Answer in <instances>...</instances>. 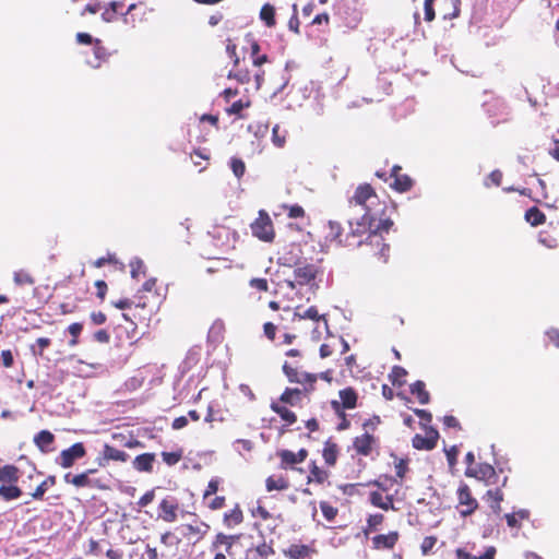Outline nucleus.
Instances as JSON below:
<instances>
[{
    "instance_id": "f257e3e1",
    "label": "nucleus",
    "mask_w": 559,
    "mask_h": 559,
    "mask_svg": "<svg viewBox=\"0 0 559 559\" xmlns=\"http://www.w3.org/2000/svg\"><path fill=\"white\" fill-rule=\"evenodd\" d=\"M392 226L390 217L378 219L370 214H362L359 218L348 221L346 231L340 222L329 221L325 238L338 246L362 249L366 254L386 262L390 247L384 242L383 233H389Z\"/></svg>"
},
{
    "instance_id": "f03ea898",
    "label": "nucleus",
    "mask_w": 559,
    "mask_h": 559,
    "mask_svg": "<svg viewBox=\"0 0 559 559\" xmlns=\"http://www.w3.org/2000/svg\"><path fill=\"white\" fill-rule=\"evenodd\" d=\"M349 205H358L364 210V214H370L376 217H386V204L381 202L376 190L369 183L359 185L354 194L348 199Z\"/></svg>"
},
{
    "instance_id": "7ed1b4c3",
    "label": "nucleus",
    "mask_w": 559,
    "mask_h": 559,
    "mask_svg": "<svg viewBox=\"0 0 559 559\" xmlns=\"http://www.w3.org/2000/svg\"><path fill=\"white\" fill-rule=\"evenodd\" d=\"M300 252V245L293 243L290 245V253H295L296 260L293 258L287 260L288 264H295L296 269L294 270V282H289V286L295 288L298 286L305 285H313L317 277L322 275V269L318 263H301L298 259V253Z\"/></svg>"
},
{
    "instance_id": "20e7f679",
    "label": "nucleus",
    "mask_w": 559,
    "mask_h": 559,
    "mask_svg": "<svg viewBox=\"0 0 559 559\" xmlns=\"http://www.w3.org/2000/svg\"><path fill=\"white\" fill-rule=\"evenodd\" d=\"M283 373L286 376L290 383H298L305 391V396L311 394L316 389V383L319 376L317 373H310L306 371H299L298 366L285 361L282 366Z\"/></svg>"
},
{
    "instance_id": "39448f33",
    "label": "nucleus",
    "mask_w": 559,
    "mask_h": 559,
    "mask_svg": "<svg viewBox=\"0 0 559 559\" xmlns=\"http://www.w3.org/2000/svg\"><path fill=\"white\" fill-rule=\"evenodd\" d=\"M164 295L156 287V280L150 278L142 285V310L147 309L150 314L156 313L163 304Z\"/></svg>"
},
{
    "instance_id": "423d86ee",
    "label": "nucleus",
    "mask_w": 559,
    "mask_h": 559,
    "mask_svg": "<svg viewBox=\"0 0 559 559\" xmlns=\"http://www.w3.org/2000/svg\"><path fill=\"white\" fill-rule=\"evenodd\" d=\"M254 237L264 242H272L275 238L273 222L265 210H260L258 217L250 224Z\"/></svg>"
},
{
    "instance_id": "0eeeda50",
    "label": "nucleus",
    "mask_w": 559,
    "mask_h": 559,
    "mask_svg": "<svg viewBox=\"0 0 559 559\" xmlns=\"http://www.w3.org/2000/svg\"><path fill=\"white\" fill-rule=\"evenodd\" d=\"M457 510L463 518L472 515L478 509V501L473 497L467 484L462 483L456 491Z\"/></svg>"
},
{
    "instance_id": "6e6552de",
    "label": "nucleus",
    "mask_w": 559,
    "mask_h": 559,
    "mask_svg": "<svg viewBox=\"0 0 559 559\" xmlns=\"http://www.w3.org/2000/svg\"><path fill=\"white\" fill-rule=\"evenodd\" d=\"M465 476L484 481L487 486L498 484V475L495 467L487 463L477 464L475 467H466Z\"/></svg>"
},
{
    "instance_id": "1a4fd4ad",
    "label": "nucleus",
    "mask_w": 559,
    "mask_h": 559,
    "mask_svg": "<svg viewBox=\"0 0 559 559\" xmlns=\"http://www.w3.org/2000/svg\"><path fill=\"white\" fill-rule=\"evenodd\" d=\"M378 448L379 438L369 431H365L353 440V449L358 455L370 456Z\"/></svg>"
},
{
    "instance_id": "9d476101",
    "label": "nucleus",
    "mask_w": 559,
    "mask_h": 559,
    "mask_svg": "<svg viewBox=\"0 0 559 559\" xmlns=\"http://www.w3.org/2000/svg\"><path fill=\"white\" fill-rule=\"evenodd\" d=\"M86 454L85 447L82 442L74 443L68 449L61 451L56 462L63 468L71 467L75 461L82 459Z\"/></svg>"
},
{
    "instance_id": "9b49d317",
    "label": "nucleus",
    "mask_w": 559,
    "mask_h": 559,
    "mask_svg": "<svg viewBox=\"0 0 559 559\" xmlns=\"http://www.w3.org/2000/svg\"><path fill=\"white\" fill-rule=\"evenodd\" d=\"M317 554L313 545L290 544L283 550V555L288 559H312Z\"/></svg>"
},
{
    "instance_id": "f8f14e48",
    "label": "nucleus",
    "mask_w": 559,
    "mask_h": 559,
    "mask_svg": "<svg viewBox=\"0 0 559 559\" xmlns=\"http://www.w3.org/2000/svg\"><path fill=\"white\" fill-rule=\"evenodd\" d=\"M400 540V533L391 531L386 534H378L371 538L372 549L392 550Z\"/></svg>"
},
{
    "instance_id": "ddd939ff",
    "label": "nucleus",
    "mask_w": 559,
    "mask_h": 559,
    "mask_svg": "<svg viewBox=\"0 0 559 559\" xmlns=\"http://www.w3.org/2000/svg\"><path fill=\"white\" fill-rule=\"evenodd\" d=\"M277 456L281 460V468L287 469L293 467L295 464L302 463L308 456V450L300 449L298 452H293L290 450H281L277 452Z\"/></svg>"
},
{
    "instance_id": "4468645a",
    "label": "nucleus",
    "mask_w": 559,
    "mask_h": 559,
    "mask_svg": "<svg viewBox=\"0 0 559 559\" xmlns=\"http://www.w3.org/2000/svg\"><path fill=\"white\" fill-rule=\"evenodd\" d=\"M439 439V433L436 429L429 428L426 436L419 433L415 435L412 440V444L416 450L430 451L436 448Z\"/></svg>"
},
{
    "instance_id": "2eb2a0df",
    "label": "nucleus",
    "mask_w": 559,
    "mask_h": 559,
    "mask_svg": "<svg viewBox=\"0 0 559 559\" xmlns=\"http://www.w3.org/2000/svg\"><path fill=\"white\" fill-rule=\"evenodd\" d=\"M485 106H486V111H487L489 118L492 119L491 120L492 126H497L499 123H506L510 120L509 111L507 110V107L504 106V104H502L498 100H495V102L487 103Z\"/></svg>"
},
{
    "instance_id": "dca6fc26",
    "label": "nucleus",
    "mask_w": 559,
    "mask_h": 559,
    "mask_svg": "<svg viewBox=\"0 0 559 559\" xmlns=\"http://www.w3.org/2000/svg\"><path fill=\"white\" fill-rule=\"evenodd\" d=\"M402 167L399 165H394L391 170V177L393 178V182L390 185L392 189L397 192H407L413 187V179L405 174H402Z\"/></svg>"
},
{
    "instance_id": "f3484780",
    "label": "nucleus",
    "mask_w": 559,
    "mask_h": 559,
    "mask_svg": "<svg viewBox=\"0 0 559 559\" xmlns=\"http://www.w3.org/2000/svg\"><path fill=\"white\" fill-rule=\"evenodd\" d=\"M240 539V535L217 533L211 542L216 548L227 556H233V546Z\"/></svg>"
},
{
    "instance_id": "a211bd4d",
    "label": "nucleus",
    "mask_w": 559,
    "mask_h": 559,
    "mask_svg": "<svg viewBox=\"0 0 559 559\" xmlns=\"http://www.w3.org/2000/svg\"><path fill=\"white\" fill-rule=\"evenodd\" d=\"M274 555L272 543L265 540L252 545L246 550V559H270Z\"/></svg>"
},
{
    "instance_id": "6ab92c4d",
    "label": "nucleus",
    "mask_w": 559,
    "mask_h": 559,
    "mask_svg": "<svg viewBox=\"0 0 559 559\" xmlns=\"http://www.w3.org/2000/svg\"><path fill=\"white\" fill-rule=\"evenodd\" d=\"M178 504L174 499H163L158 506L157 519L171 523L177 520Z\"/></svg>"
},
{
    "instance_id": "aec40b11",
    "label": "nucleus",
    "mask_w": 559,
    "mask_h": 559,
    "mask_svg": "<svg viewBox=\"0 0 559 559\" xmlns=\"http://www.w3.org/2000/svg\"><path fill=\"white\" fill-rule=\"evenodd\" d=\"M475 548V545H472L468 549V547H460L455 549V557L456 559H495L496 556V548L493 546H489L486 551L481 556H475L473 555V550Z\"/></svg>"
},
{
    "instance_id": "412c9836",
    "label": "nucleus",
    "mask_w": 559,
    "mask_h": 559,
    "mask_svg": "<svg viewBox=\"0 0 559 559\" xmlns=\"http://www.w3.org/2000/svg\"><path fill=\"white\" fill-rule=\"evenodd\" d=\"M243 512L240 506L237 503L235 507L225 512L223 515V524L226 528H234L243 522Z\"/></svg>"
},
{
    "instance_id": "4be33fe9",
    "label": "nucleus",
    "mask_w": 559,
    "mask_h": 559,
    "mask_svg": "<svg viewBox=\"0 0 559 559\" xmlns=\"http://www.w3.org/2000/svg\"><path fill=\"white\" fill-rule=\"evenodd\" d=\"M338 396L340 401H337V404L340 407L353 409L357 406L358 394L352 386L341 390Z\"/></svg>"
},
{
    "instance_id": "5701e85b",
    "label": "nucleus",
    "mask_w": 559,
    "mask_h": 559,
    "mask_svg": "<svg viewBox=\"0 0 559 559\" xmlns=\"http://www.w3.org/2000/svg\"><path fill=\"white\" fill-rule=\"evenodd\" d=\"M340 454V447L331 439L326 440L323 444L322 456L325 464L330 467L334 466L337 462Z\"/></svg>"
},
{
    "instance_id": "b1692460",
    "label": "nucleus",
    "mask_w": 559,
    "mask_h": 559,
    "mask_svg": "<svg viewBox=\"0 0 559 559\" xmlns=\"http://www.w3.org/2000/svg\"><path fill=\"white\" fill-rule=\"evenodd\" d=\"M302 395H305V391L299 388H286L278 402L284 405L296 406L300 403Z\"/></svg>"
},
{
    "instance_id": "393cba45",
    "label": "nucleus",
    "mask_w": 559,
    "mask_h": 559,
    "mask_svg": "<svg viewBox=\"0 0 559 559\" xmlns=\"http://www.w3.org/2000/svg\"><path fill=\"white\" fill-rule=\"evenodd\" d=\"M246 39L250 45V57L252 59L253 66L261 67L262 64L269 62L267 55H260L261 47L259 43L251 35H247Z\"/></svg>"
},
{
    "instance_id": "a878e982",
    "label": "nucleus",
    "mask_w": 559,
    "mask_h": 559,
    "mask_svg": "<svg viewBox=\"0 0 559 559\" xmlns=\"http://www.w3.org/2000/svg\"><path fill=\"white\" fill-rule=\"evenodd\" d=\"M330 476V473L326 469H323L322 467L318 466L316 461H311L309 464V475L307 477V483H316V484H323L328 480Z\"/></svg>"
},
{
    "instance_id": "bb28decb",
    "label": "nucleus",
    "mask_w": 559,
    "mask_h": 559,
    "mask_svg": "<svg viewBox=\"0 0 559 559\" xmlns=\"http://www.w3.org/2000/svg\"><path fill=\"white\" fill-rule=\"evenodd\" d=\"M53 441L55 436L49 430H41L34 437V443L44 453L52 451Z\"/></svg>"
},
{
    "instance_id": "cd10ccee",
    "label": "nucleus",
    "mask_w": 559,
    "mask_h": 559,
    "mask_svg": "<svg viewBox=\"0 0 559 559\" xmlns=\"http://www.w3.org/2000/svg\"><path fill=\"white\" fill-rule=\"evenodd\" d=\"M20 479V469L15 465L0 466V483L16 484Z\"/></svg>"
},
{
    "instance_id": "c85d7f7f",
    "label": "nucleus",
    "mask_w": 559,
    "mask_h": 559,
    "mask_svg": "<svg viewBox=\"0 0 559 559\" xmlns=\"http://www.w3.org/2000/svg\"><path fill=\"white\" fill-rule=\"evenodd\" d=\"M265 488L267 491H284L289 488V481L287 477L283 475H271L265 480Z\"/></svg>"
},
{
    "instance_id": "c756f323",
    "label": "nucleus",
    "mask_w": 559,
    "mask_h": 559,
    "mask_svg": "<svg viewBox=\"0 0 559 559\" xmlns=\"http://www.w3.org/2000/svg\"><path fill=\"white\" fill-rule=\"evenodd\" d=\"M270 407L287 425H293L297 421L296 414L293 411H290L288 407H286V405H282L280 402H272Z\"/></svg>"
},
{
    "instance_id": "7c9ffc66",
    "label": "nucleus",
    "mask_w": 559,
    "mask_h": 559,
    "mask_svg": "<svg viewBox=\"0 0 559 559\" xmlns=\"http://www.w3.org/2000/svg\"><path fill=\"white\" fill-rule=\"evenodd\" d=\"M23 491L15 484H2L0 486V498L3 501H12L19 499Z\"/></svg>"
},
{
    "instance_id": "2f4dec72",
    "label": "nucleus",
    "mask_w": 559,
    "mask_h": 559,
    "mask_svg": "<svg viewBox=\"0 0 559 559\" xmlns=\"http://www.w3.org/2000/svg\"><path fill=\"white\" fill-rule=\"evenodd\" d=\"M331 407L334 411L335 415L340 419V423L336 426L337 431H344L350 428V420L347 418L345 413L346 408L340 407L337 404V400L331 401Z\"/></svg>"
},
{
    "instance_id": "473e14b6",
    "label": "nucleus",
    "mask_w": 559,
    "mask_h": 559,
    "mask_svg": "<svg viewBox=\"0 0 559 559\" xmlns=\"http://www.w3.org/2000/svg\"><path fill=\"white\" fill-rule=\"evenodd\" d=\"M411 393L413 395H416L418 402L423 405L425 404H428L429 401H430V394L429 392L426 390V384L424 381L421 380H417L415 381L411 388Z\"/></svg>"
},
{
    "instance_id": "72a5a7b5",
    "label": "nucleus",
    "mask_w": 559,
    "mask_h": 559,
    "mask_svg": "<svg viewBox=\"0 0 559 559\" xmlns=\"http://www.w3.org/2000/svg\"><path fill=\"white\" fill-rule=\"evenodd\" d=\"M93 473V469H88L82 474L72 475L71 473H68L64 475V481L68 484H72L76 487H87L91 485L90 480V474Z\"/></svg>"
},
{
    "instance_id": "f704fd0d",
    "label": "nucleus",
    "mask_w": 559,
    "mask_h": 559,
    "mask_svg": "<svg viewBox=\"0 0 559 559\" xmlns=\"http://www.w3.org/2000/svg\"><path fill=\"white\" fill-rule=\"evenodd\" d=\"M370 502L382 510L388 511L389 509H393V498L392 496L383 497L382 493L378 491H372L370 493Z\"/></svg>"
},
{
    "instance_id": "c9c22d12",
    "label": "nucleus",
    "mask_w": 559,
    "mask_h": 559,
    "mask_svg": "<svg viewBox=\"0 0 559 559\" xmlns=\"http://www.w3.org/2000/svg\"><path fill=\"white\" fill-rule=\"evenodd\" d=\"M525 221L536 227L546 222V215L538 207L532 206L525 212Z\"/></svg>"
},
{
    "instance_id": "e433bc0d",
    "label": "nucleus",
    "mask_w": 559,
    "mask_h": 559,
    "mask_svg": "<svg viewBox=\"0 0 559 559\" xmlns=\"http://www.w3.org/2000/svg\"><path fill=\"white\" fill-rule=\"evenodd\" d=\"M530 518L527 510H520L518 512L506 514L507 524L511 528H520L521 522Z\"/></svg>"
},
{
    "instance_id": "4c0bfd02",
    "label": "nucleus",
    "mask_w": 559,
    "mask_h": 559,
    "mask_svg": "<svg viewBox=\"0 0 559 559\" xmlns=\"http://www.w3.org/2000/svg\"><path fill=\"white\" fill-rule=\"evenodd\" d=\"M102 453H103L104 459L107 461L112 460V461L124 462L129 457V455L124 451L116 449L115 447H111L108 444L104 445Z\"/></svg>"
},
{
    "instance_id": "58836bf2",
    "label": "nucleus",
    "mask_w": 559,
    "mask_h": 559,
    "mask_svg": "<svg viewBox=\"0 0 559 559\" xmlns=\"http://www.w3.org/2000/svg\"><path fill=\"white\" fill-rule=\"evenodd\" d=\"M93 53H94V59L93 60L88 59L87 63L93 68H99L102 61H104L107 57L106 49L103 46H100L99 39H95V45L93 47Z\"/></svg>"
},
{
    "instance_id": "ea45409f",
    "label": "nucleus",
    "mask_w": 559,
    "mask_h": 559,
    "mask_svg": "<svg viewBox=\"0 0 559 559\" xmlns=\"http://www.w3.org/2000/svg\"><path fill=\"white\" fill-rule=\"evenodd\" d=\"M260 19L264 22V24L267 27L275 26V8L270 3L263 4L260 10Z\"/></svg>"
},
{
    "instance_id": "a19ab883",
    "label": "nucleus",
    "mask_w": 559,
    "mask_h": 559,
    "mask_svg": "<svg viewBox=\"0 0 559 559\" xmlns=\"http://www.w3.org/2000/svg\"><path fill=\"white\" fill-rule=\"evenodd\" d=\"M227 78L234 79L240 84H248L251 81V73L248 69H241L238 66L229 71Z\"/></svg>"
},
{
    "instance_id": "79ce46f5",
    "label": "nucleus",
    "mask_w": 559,
    "mask_h": 559,
    "mask_svg": "<svg viewBox=\"0 0 559 559\" xmlns=\"http://www.w3.org/2000/svg\"><path fill=\"white\" fill-rule=\"evenodd\" d=\"M486 496L488 498V501L490 502V508L495 512H500V510H501L500 503L503 500V492H502L501 488L488 490L486 492Z\"/></svg>"
},
{
    "instance_id": "37998d69",
    "label": "nucleus",
    "mask_w": 559,
    "mask_h": 559,
    "mask_svg": "<svg viewBox=\"0 0 559 559\" xmlns=\"http://www.w3.org/2000/svg\"><path fill=\"white\" fill-rule=\"evenodd\" d=\"M186 530L188 531V536L193 535L195 536V542H199L206 535L207 531L210 530V526L206 523L201 522L199 524H195V526L186 525Z\"/></svg>"
},
{
    "instance_id": "c03bdc74",
    "label": "nucleus",
    "mask_w": 559,
    "mask_h": 559,
    "mask_svg": "<svg viewBox=\"0 0 559 559\" xmlns=\"http://www.w3.org/2000/svg\"><path fill=\"white\" fill-rule=\"evenodd\" d=\"M302 319H310L313 321H319L321 319H324V316H320L318 309L314 306L309 307L306 309L302 313L301 312H294L293 320L301 321Z\"/></svg>"
},
{
    "instance_id": "a18cd8bd",
    "label": "nucleus",
    "mask_w": 559,
    "mask_h": 559,
    "mask_svg": "<svg viewBox=\"0 0 559 559\" xmlns=\"http://www.w3.org/2000/svg\"><path fill=\"white\" fill-rule=\"evenodd\" d=\"M56 484V476H48L41 484L37 486L35 491L32 493L33 499L35 500H41L45 492L48 490L50 486H53Z\"/></svg>"
},
{
    "instance_id": "49530a36",
    "label": "nucleus",
    "mask_w": 559,
    "mask_h": 559,
    "mask_svg": "<svg viewBox=\"0 0 559 559\" xmlns=\"http://www.w3.org/2000/svg\"><path fill=\"white\" fill-rule=\"evenodd\" d=\"M407 371L401 366H394L389 374V378L394 385L402 386L405 383Z\"/></svg>"
},
{
    "instance_id": "de8ad7c7",
    "label": "nucleus",
    "mask_w": 559,
    "mask_h": 559,
    "mask_svg": "<svg viewBox=\"0 0 559 559\" xmlns=\"http://www.w3.org/2000/svg\"><path fill=\"white\" fill-rule=\"evenodd\" d=\"M320 510H321L324 519L329 522H333L338 514L337 508L333 507L328 501L320 502Z\"/></svg>"
},
{
    "instance_id": "09e8293b",
    "label": "nucleus",
    "mask_w": 559,
    "mask_h": 559,
    "mask_svg": "<svg viewBox=\"0 0 559 559\" xmlns=\"http://www.w3.org/2000/svg\"><path fill=\"white\" fill-rule=\"evenodd\" d=\"M283 209L287 212V216L289 218H304L306 216V212L304 207L299 204L293 205H283Z\"/></svg>"
},
{
    "instance_id": "8fccbe9b",
    "label": "nucleus",
    "mask_w": 559,
    "mask_h": 559,
    "mask_svg": "<svg viewBox=\"0 0 559 559\" xmlns=\"http://www.w3.org/2000/svg\"><path fill=\"white\" fill-rule=\"evenodd\" d=\"M219 484L221 480L217 477H214L209 481L202 496L203 501H207L212 496H214L218 491Z\"/></svg>"
},
{
    "instance_id": "3c124183",
    "label": "nucleus",
    "mask_w": 559,
    "mask_h": 559,
    "mask_svg": "<svg viewBox=\"0 0 559 559\" xmlns=\"http://www.w3.org/2000/svg\"><path fill=\"white\" fill-rule=\"evenodd\" d=\"M13 280L16 285H33L35 283L32 275L23 270L14 272Z\"/></svg>"
},
{
    "instance_id": "603ef678",
    "label": "nucleus",
    "mask_w": 559,
    "mask_h": 559,
    "mask_svg": "<svg viewBox=\"0 0 559 559\" xmlns=\"http://www.w3.org/2000/svg\"><path fill=\"white\" fill-rule=\"evenodd\" d=\"M226 52L228 57L233 60L234 67L237 68L240 63V59L237 53V45L230 38L226 40Z\"/></svg>"
},
{
    "instance_id": "864d4df0",
    "label": "nucleus",
    "mask_w": 559,
    "mask_h": 559,
    "mask_svg": "<svg viewBox=\"0 0 559 559\" xmlns=\"http://www.w3.org/2000/svg\"><path fill=\"white\" fill-rule=\"evenodd\" d=\"M250 106V102H243L242 99H239V100H236L234 102L230 107H228L226 109V112L228 115H236L238 117H242L241 116V111L245 109V108H248Z\"/></svg>"
},
{
    "instance_id": "5fc2aeb1",
    "label": "nucleus",
    "mask_w": 559,
    "mask_h": 559,
    "mask_svg": "<svg viewBox=\"0 0 559 559\" xmlns=\"http://www.w3.org/2000/svg\"><path fill=\"white\" fill-rule=\"evenodd\" d=\"M230 168L238 179H240L245 175L246 165L243 160L238 157H233L230 159Z\"/></svg>"
},
{
    "instance_id": "6e6d98bb",
    "label": "nucleus",
    "mask_w": 559,
    "mask_h": 559,
    "mask_svg": "<svg viewBox=\"0 0 559 559\" xmlns=\"http://www.w3.org/2000/svg\"><path fill=\"white\" fill-rule=\"evenodd\" d=\"M163 461L169 465H176L182 459V451L162 452Z\"/></svg>"
},
{
    "instance_id": "4d7b16f0",
    "label": "nucleus",
    "mask_w": 559,
    "mask_h": 559,
    "mask_svg": "<svg viewBox=\"0 0 559 559\" xmlns=\"http://www.w3.org/2000/svg\"><path fill=\"white\" fill-rule=\"evenodd\" d=\"M207 508L212 511H217L223 509L226 506V498L224 496H216L214 498H210L207 501H204Z\"/></svg>"
},
{
    "instance_id": "13d9d810",
    "label": "nucleus",
    "mask_w": 559,
    "mask_h": 559,
    "mask_svg": "<svg viewBox=\"0 0 559 559\" xmlns=\"http://www.w3.org/2000/svg\"><path fill=\"white\" fill-rule=\"evenodd\" d=\"M249 286L260 293L269 290V282L266 278L254 277L249 281Z\"/></svg>"
},
{
    "instance_id": "bf43d9fd",
    "label": "nucleus",
    "mask_w": 559,
    "mask_h": 559,
    "mask_svg": "<svg viewBox=\"0 0 559 559\" xmlns=\"http://www.w3.org/2000/svg\"><path fill=\"white\" fill-rule=\"evenodd\" d=\"M437 540L438 539L436 536H426L420 544L421 554L424 556H427L436 546Z\"/></svg>"
},
{
    "instance_id": "052dcab7",
    "label": "nucleus",
    "mask_w": 559,
    "mask_h": 559,
    "mask_svg": "<svg viewBox=\"0 0 559 559\" xmlns=\"http://www.w3.org/2000/svg\"><path fill=\"white\" fill-rule=\"evenodd\" d=\"M384 521V515L381 513H376L369 515L367 519L368 531H376L378 526H380Z\"/></svg>"
},
{
    "instance_id": "680f3d73",
    "label": "nucleus",
    "mask_w": 559,
    "mask_h": 559,
    "mask_svg": "<svg viewBox=\"0 0 559 559\" xmlns=\"http://www.w3.org/2000/svg\"><path fill=\"white\" fill-rule=\"evenodd\" d=\"M106 546H108V544L106 542L98 543L94 539H91L87 554L94 555V556H99L104 552Z\"/></svg>"
},
{
    "instance_id": "e2e57ef3",
    "label": "nucleus",
    "mask_w": 559,
    "mask_h": 559,
    "mask_svg": "<svg viewBox=\"0 0 559 559\" xmlns=\"http://www.w3.org/2000/svg\"><path fill=\"white\" fill-rule=\"evenodd\" d=\"M36 344L38 345L39 349L37 350L36 346L32 345L31 352L34 356H41L43 350L51 344V340L48 337H39L37 338Z\"/></svg>"
},
{
    "instance_id": "0e129e2a",
    "label": "nucleus",
    "mask_w": 559,
    "mask_h": 559,
    "mask_svg": "<svg viewBox=\"0 0 559 559\" xmlns=\"http://www.w3.org/2000/svg\"><path fill=\"white\" fill-rule=\"evenodd\" d=\"M155 461V454L154 453H142L141 456V467L144 472H152L153 471V462Z\"/></svg>"
},
{
    "instance_id": "69168bd1",
    "label": "nucleus",
    "mask_w": 559,
    "mask_h": 559,
    "mask_svg": "<svg viewBox=\"0 0 559 559\" xmlns=\"http://www.w3.org/2000/svg\"><path fill=\"white\" fill-rule=\"evenodd\" d=\"M277 330H278V326L276 324H274L273 322H265L263 324V334L271 342L275 341Z\"/></svg>"
},
{
    "instance_id": "338daca9",
    "label": "nucleus",
    "mask_w": 559,
    "mask_h": 559,
    "mask_svg": "<svg viewBox=\"0 0 559 559\" xmlns=\"http://www.w3.org/2000/svg\"><path fill=\"white\" fill-rule=\"evenodd\" d=\"M394 468H395L396 477H399L400 479H403L405 477L406 473L408 472V462H407V460L399 459L395 462Z\"/></svg>"
},
{
    "instance_id": "774afa93",
    "label": "nucleus",
    "mask_w": 559,
    "mask_h": 559,
    "mask_svg": "<svg viewBox=\"0 0 559 559\" xmlns=\"http://www.w3.org/2000/svg\"><path fill=\"white\" fill-rule=\"evenodd\" d=\"M381 424V418L378 415H373L371 418L367 419L362 424V428L365 431H372Z\"/></svg>"
}]
</instances>
